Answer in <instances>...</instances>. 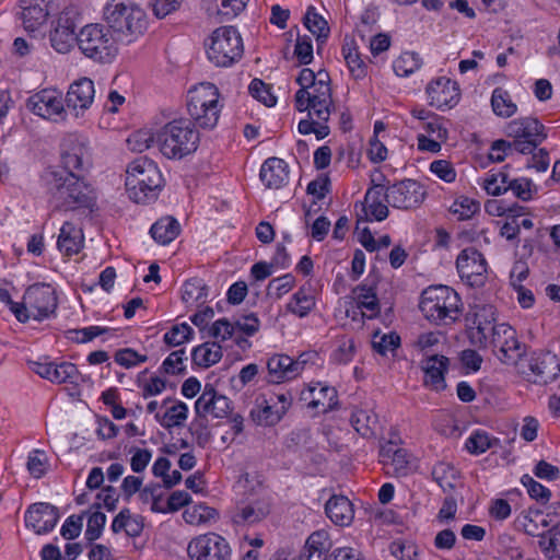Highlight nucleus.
Segmentation results:
<instances>
[{
    "label": "nucleus",
    "instance_id": "nucleus-19",
    "mask_svg": "<svg viewBox=\"0 0 560 560\" xmlns=\"http://www.w3.org/2000/svg\"><path fill=\"white\" fill-rule=\"evenodd\" d=\"M231 404L226 396L219 394L212 385L207 384L195 402V410L200 417L211 415L213 418L222 419L231 413Z\"/></svg>",
    "mask_w": 560,
    "mask_h": 560
},
{
    "label": "nucleus",
    "instance_id": "nucleus-5",
    "mask_svg": "<svg viewBox=\"0 0 560 560\" xmlns=\"http://www.w3.org/2000/svg\"><path fill=\"white\" fill-rule=\"evenodd\" d=\"M126 174V190L131 200L148 203L158 198L163 187V177L153 161L138 158L128 165Z\"/></svg>",
    "mask_w": 560,
    "mask_h": 560
},
{
    "label": "nucleus",
    "instance_id": "nucleus-55",
    "mask_svg": "<svg viewBox=\"0 0 560 560\" xmlns=\"http://www.w3.org/2000/svg\"><path fill=\"white\" fill-rule=\"evenodd\" d=\"M188 416V407L185 402L178 401L168 408L163 417L161 424L164 428L183 425Z\"/></svg>",
    "mask_w": 560,
    "mask_h": 560
},
{
    "label": "nucleus",
    "instance_id": "nucleus-58",
    "mask_svg": "<svg viewBox=\"0 0 560 560\" xmlns=\"http://www.w3.org/2000/svg\"><path fill=\"white\" fill-rule=\"evenodd\" d=\"M295 285V278L291 273L272 279L267 288L269 295H275L280 299L282 295L290 292Z\"/></svg>",
    "mask_w": 560,
    "mask_h": 560
},
{
    "label": "nucleus",
    "instance_id": "nucleus-40",
    "mask_svg": "<svg viewBox=\"0 0 560 560\" xmlns=\"http://www.w3.org/2000/svg\"><path fill=\"white\" fill-rule=\"evenodd\" d=\"M222 358V348L217 342H205L191 352V359L195 364L201 368H209L218 363Z\"/></svg>",
    "mask_w": 560,
    "mask_h": 560
},
{
    "label": "nucleus",
    "instance_id": "nucleus-61",
    "mask_svg": "<svg viewBox=\"0 0 560 560\" xmlns=\"http://www.w3.org/2000/svg\"><path fill=\"white\" fill-rule=\"evenodd\" d=\"M27 469L35 478H40L47 470V456L44 452L34 450L27 458Z\"/></svg>",
    "mask_w": 560,
    "mask_h": 560
},
{
    "label": "nucleus",
    "instance_id": "nucleus-10",
    "mask_svg": "<svg viewBox=\"0 0 560 560\" xmlns=\"http://www.w3.org/2000/svg\"><path fill=\"white\" fill-rule=\"evenodd\" d=\"M57 305L55 289L48 283H35L24 292L22 306L18 310V320L26 323L33 318L42 322L55 313Z\"/></svg>",
    "mask_w": 560,
    "mask_h": 560
},
{
    "label": "nucleus",
    "instance_id": "nucleus-1",
    "mask_svg": "<svg viewBox=\"0 0 560 560\" xmlns=\"http://www.w3.org/2000/svg\"><path fill=\"white\" fill-rule=\"evenodd\" d=\"M294 101L296 109L307 110L308 115V118L299 122V132L315 133L318 140L326 138L330 132L327 122L334 109L329 74L325 70H319L317 82L308 89L298 90Z\"/></svg>",
    "mask_w": 560,
    "mask_h": 560
},
{
    "label": "nucleus",
    "instance_id": "nucleus-36",
    "mask_svg": "<svg viewBox=\"0 0 560 560\" xmlns=\"http://www.w3.org/2000/svg\"><path fill=\"white\" fill-rule=\"evenodd\" d=\"M287 408L282 406L281 410H275L272 406L268 405L266 399L256 400L255 406L252 408L249 415L252 420L264 427L277 424L285 413Z\"/></svg>",
    "mask_w": 560,
    "mask_h": 560
},
{
    "label": "nucleus",
    "instance_id": "nucleus-9",
    "mask_svg": "<svg viewBox=\"0 0 560 560\" xmlns=\"http://www.w3.org/2000/svg\"><path fill=\"white\" fill-rule=\"evenodd\" d=\"M244 46L234 26H221L213 31L207 44V57L217 67H230L241 59Z\"/></svg>",
    "mask_w": 560,
    "mask_h": 560
},
{
    "label": "nucleus",
    "instance_id": "nucleus-48",
    "mask_svg": "<svg viewBox=\"0 0 560 560\" xmlns=\"http://www.w3.org/2000/svg\"><path fill=\"white\" fill-rule=\"evenodd\" d=\"M499 443V439L490 438L487 432L476 431L466 440L465 446L470 454L480 455Z\"/></svg>",
    "mask_w": 560,
    "mask_h": 560
},
{
    "label": "nucleus",
    "instance_id": "nucleus-17",
    "mask_svg": "<svg viewBox=\"0 0 560 560\" xmlns=\"http://www.w3.org/2000/svg\"><path fill=\"white\" fill-rule=\"evenodd\" d=\"M66 176L84 175L92 164L88 144L78 137H69L63 143L61 155Z\"/></svg>",
    "mask_w": 560,
    "mask_h": 560
},
{
    "label": "nucleus",
    "instance_id": "nucleus-35",
    "mask_svg": "<svg viewBox=\"0 0 560 560\" xmlns=\"http://www.w3.org/2000/svg\"><path fill=\"white\" fill-rule=\"evenodd\" d=\"M494 322V313L492 306L482 307L475 314L474 327L469 329V339L472 345L483 347L487 343L492 325Z\"/></svg>",
    "mask_w": 560,
    "mask_h": 560
},
{
    "label": "nucleus",
    "instance_id": "nucleus-44",
    "mask_svg": "<svg viewBox=\"0 0 560 560\" xmlns=\"http://www.w3.org/2000/svg\"><path fill=\"white\" fill-rule=\"evenodd\" d=\"M342 55L351 75L354 79L364 78L366 74V66L364 61L361 59L358 47L355 46L353 40L346 42L342 45Z\"/></svg>",
    "mask_w": 560,
    "mask_h": 560
},
{
    "label": "nucleus",
    "instance_id": "nucleus-33",
    "mask_svg": "<svg viewBox=\"0 0 560 560\" xmlns=\"http://www.w3.org/2000/svg\"><path fill=\"white\" fill-rule=\"evenodd\" d=\"M385 192L386 188L381 184H375L368 189L363 209L369 220L383 221L388 217V207L383 201Z\"/></svg>",
    "mask_w": 560,
    "mask_h": 560
},
{
    "label": "nucleus",
    "instance_id": "nucleus-59",
    "mask_svg": "<svg viewBox=\"0 0 560 560\" xmlns=\"http://www.w3.org/2000/svg\"><path fill=\"white\" fill-rule=\"evenodd\" d=\"M106 524V515L100 511L93 512L88 520L85 538L89 541L98 539Z\"/></svg>",
    "mask_w": 560,
    "mask_h": 560
},
{
    "label": "nucleus",
    "instance_id": "nucleus-23",
    "mask_svg": "<svg viewBox=\"0 0 560 560\" xmlns=\"http://www.w3.org/2000/svg\"><path fill=\"white\" fill-rule=\"evenodd\" d=\"M427 94L429 104L438 109L455 106L460 95L457 83L445 77L432 80L427 86Z\"/></svg>",
    "mask_w": 560,
    "mask_h": 560
},
{
    "label": "nucleus",
    "instance_id": "nucleus-38",
    "mask_svg": "<svg viewBox=\"0 0 560 560\" xmlns=\"http://www.w3.org/2000/svg\"><path fill=\"white\" fill-rule=\"evenodd\" d=\"M538 547L547 560H560V523L538 535Z\"/></svg>",
    "mask_w": 560,
    "mask_h": 560
},
{
    "label": "nucleus",
    "instance_id": "nucleus-41",
    "mask_svg": "<svg viewBox=\"0 0 560 560\" xmlns=\"http://www.w3.org/2000/svg\"><path fill=\"white\" fill-rule=\"evenodd\" d=\"M350 422L354 430L363 438H371L375 434L378 421L377 416L371 410L357 409L352 412Z\"/></svg>",
    "mask_w": 560,
    "mask_h": 560
},
{
    "label": "nucleus",
    "instance_id": "nucleus-53",
    "mask_svg": "<svg viewBox=\"0 0 560 560\" xmlns=\"http://www.w3.org/2000/svg\"><path fill=\"white\" fill-rule=\"evenodd\" d=\"M194 330L186 324L174 325L167 332L164 334V342L170 347H177L192 338Z\"/></svg>",
    "mask_w": 560,
    "mask_h": 560
},
{
    "label": "nucleus",
    "instance_id": "nucleus-3",
    "mask_svg": "<svg viewBox=\"0 0 560 560\" xmlns=\"http://www.w3.org/2000/svg\"><path fill=\"white\" fill-rule=\"evenodd\" d=\"M156 142L165 158L182 160L198 149L200 135L190 119L180 117L159 129Z\"/></svg>",
    "mask_w": 560,
    "mask_h": 560
},
{
    "label": "nucleus",
    "instance_id": "nucleus-25",
    "mask_svg": "<svg viewBox=\"0 0 560 560\" xmlns=\"http://www.w3.org/2000/svg\"><path fill=\"white\" fill-rule=\"evenodd\" d=\"M378 277L369 275L368 278L353 289V294L359 308L365 310L363 317L373 319L380 314V301L376 294Z\"/></svg>",
    "mask_w": 560,
    "mask_h": 560
},
{
    "label": "nucleus",
    "instance_id": "nucleus-30",
    "mask_svg": "<svg viewBox=\"0 0 560 560\" xmlns=\"http://www.w3.org/2000/svg\"><path fill=\"white\" fill-rule=\"evenodd\" d=\"M327 517L337 526H349L354 518L352 502L342 494H334L325 504Z\"/></svg>",
    "mask_w": 560,
    "mask_h": 560
},
{
    "label": "nucleus",
    "instance_id": "nucleus-7",
    "mask_svg": "<svg viewBox=\"0 0 560 560\" xmlns=\"http://www.w3.org/2000/svg\"><path fill=\"white\" fill-rule=\"evenodd\" d=\"M460 298L447 285H432L423 290L419 308L434 324L454 323L462 312Z\"/></svg>",
    "mask_w": 560,
    "mask_h": 560
},
{
    "label": "nucleus",
    "instance_id": "nucleus-34",
    "mask_svg": "<svg viewBox=\"0 0 560 560\" xmlns=\"http://www.w3.org/2000/svg\"><path fill=\"white\" fill-rule=\"evenodd\" d=\"M298 364H293V359L285 354H276L267 362L269 382L282 383L296 377Z\"/></svg>",
    "mask_w": 560,
    "mask_h": 560
},
{
    "label": "nucleus",
    "instance_id": "nucleus-31",
    "mask_svg": "<svg viewBox=\"0 0 560 560\" xmlns=\"http://www.w3.org/2000/svg\"><path fill=\"white\" fill-rule=\"evenodd\" d=\"M332 544L329 534L325 529L312 533L305 541L303 550L296 556L300 560H327L326 555Z\"/></svg>",
    "mask_w": 560,
    "mask_h": 560
},
{
    "label": "nucleus",
    "instance_id": "nucleus-49",
    "mask_svg": "<svg viewBox=\"0 0 560 560\" xmlns=\"http://www.w3.org/2000/svg\"><path fill=\"white\" fill-rule=\"evenodd\" d=\"M372 348L381 355L393 353L400 345V337L395 332L381 334L376 331L372 337Z\"/></svg>",
    "mask_w": 560,
    "mask_h": 560
},
{
    "label": "nucleus",
    "instance_id": "nucleus-43",
    "mask_svg": "<svg viewBox=\"0 0 560 560\" xmlns=\"http://www.w3.org/2000/svg\"><path fill=\"white\" fill-rule=\"evenodd\" d=\"M491 106L497 116L504 118L513 116L517 110V106L512 101L510 93L502 88H495L493 90L491 95Z\"/></svg>",
    "mask_w": 560,
    "mask_h": 560
},
{
    "label": "nucleus",
    "instance_id": "nucleus-13",
    "mask_svg": "<svg viewBox=\"0 0 560 560\" xmlns=\"http://www.w3.org/2000/svg\"><path fill=\"white\" fill-rule=\"evenodd\" d=\"M190 560H230L231 548L222 536L207 533L192 538L187 547Z\"/></svg>",
    "mask_w": 560,
    "mask_h": 560
},
{
    "label": "nucleus",
    "instance_id": "nucleus-18",
    "mask_svg": "<svg viewBox=\"0 0 560 560\" xmlns=\"http://www.w3.org/2000/svg\"><path fill=\"white\" fill-rule=\"evenodd\" d=\"M459 277L471 287H481L486 280L487 261L483 255L475 248H466L456 259Z\"/></svg>",
    "mask_w": 560,
    "mask_h": 560
},
{
    "label": "nucleus",
    "instance_id": "nucleus-42",
    "mask_svg": "<svg viewBox=\"0 0 560 560\" xmlns=\"http://www.w3.org/2000/svg\"><path fill=\"white\" fill-rule=\"evenodd\" d=\"M315 307V298L311 294L310 289L301 287L287 304V311L299 316L305 317Z\"/></svg>",
    "mask_w": 560,
    "mask_h": 560
},
{
    "label": "nucleus",
    "instance_id": "nucleus-24",
    "mask_svg": "<svg viewBox=\"0 0 560 560\" xmlns=\"http://www.w3.org/2000/svg\"><path fill=\"white\" fill-rule=\"evenodd\" d=\"M59 520V512L55 505L39 502L31 505L25 513V524L36 534H46L54 529Z\"/></svg>",
    "mask_w": 560,
    "mask_h": 560
},
{
    "label": "nucleus",
    "instance_id": "nucleus-52",
    "mask_svg": "<svg viewBox=\"0 0 560 560\" xmlns=\"http://www.w3.org/2000/svg\"><path fill=\"white\" fill-rule=\"evenodd\" d=\"M450 211L457 215L458 220H468L480 211V203L469 197L460 196L455 199Z\"/></svg>",
    "mask_w": 560,
    "mask_h": 560
},
{
    "label": "nucleus",
    "instance_id": "nucleus-63",
    "mask_svg": "<svg viewBox=\"0 0 560 560\" xmlns=\"http://www.w3.org/2000/svg\"><path fill=\"white\" fill-rule=\"evenodd\" d=\"M109 330L110 329L108 327L89 326L80 329L70 330L69 334L72 335L70 338L75 342L85 343L98 336L108 332Z\"/></svg>",
    "mask_w": 560,
    "mask_h": 560
},
{
    "label": "nucleus",
    "instance_id": "nucleus-64",
    "mask_svg": "<svg viewBox=\"0 0 560 560\" xmlns=\"http://www.w3.org/2000/svg\"><path fill=\"white\" fill-rule=\"evenodd\" d=\"M294 55L301 65H308L313 60V45L310 36H299L294 47Z\"/></svg>",
    "mask_w": 560,
    "mask_h": 560
},
{
    "label": "nucleus",
    "instance_id": "nucleus-2",
    "mask_svg": "<svg viewBox=\"0 0 560 560\" xmlns=\"http://www.w3.org/2000/svg\"><path fill=\"white\" fill-rule=\"evenodd\" d=\"M103 16L108 28L125 44L133 43L148 28L145 11L131 0H109Z\"/></svg>",
    "mask_w": 560,
    "mask_h": 560
},
{
    "label": "nucleus",
    "instance_id": "nucleus-51",
    "mask_svg": "<svg viewBox=\"0 0 560 560\" xmlns=\"http://www.w3.org/2000/svg\"><path fill=\"white\" fill-rule=\"evenodd\" d=\"M207 295V287L201 279L192 278L184 283L182 299L185 303L203 302Z\"/></svg>",
    "mask_w": 560,
    "mask_h": 560
},
{
    "label": "nucleus",
    "instance_id": "nucleus-62",
    "mask_svg": "<svg viewBox=\"0 0 560 560\" xmlns=\"http://www.w3.org/2000/svg\"><path fill=\"white\" fill-rule=\"evenodd\" d=\"M522 482L526 487L527 492H528L530 498H533V499H535V500H537V501H539L541 503L548 502V500H549V498L551 495V492H550V490L548 488H546L545 486H542L538 481L534 480L528 475H525L522 478Z\"/></svg>",
    "mask_w": 560,
    "mask_h": 560
},
{
    "label": "nucleus",
    "instance_id": "nucleus-27",
    "mask_svg": "<svg viewBox=\"0 0 560 560\" xmlns=\"http://www.w3.org/2000/svg\"><path fill=\"white\" fill-rule=\"evenodd\" d=\"M51 0H20L18 13L27 32L38 30L47 20Z\"/></svg>",
    "mask_w": 560,
    "mask_h": 560
},
{
    "label": "nucleus",
    "instance_id": "nucleus-14",
    "mask_svg": "<svg viewBox=\"0 0 560 560\" xmlns=\"http://www.w3.org/2000/svg\"><path fill=\"white\" fill-rule=\"evenodd\" d=\"M66 102L62 94L57 90L44 89L27 100V108L35 115L60 121L66 118Z\"/></svg>",
    "mask_w": 560,
    "mask_h": 560
},
{
    "label": "nucleus",
    "instance_id": "nucleus-50",
    "mask_svg": "<svg viewBox=\"0 0 560 560\" xmlns=\"http://www.w3.org/2000/svg\"><path fill=\"white\" fill-rule=\"evenodd\" d=\"M457 474V470L446 463H439L432 469L433 479L439 483L443 491L455 488Z\"/></svg>",
    "mask_w": 560,
    "mask_h": 560
},
{
    "label": "nucleus",
    "instance_id": "nucleus-26",
    "mask_svg": "<svg viewBox=\"0 0 560 560\" xmlns=\"http://www.w3.org/2000/svg\"><path fill=\"white\" fill-rule=\"evenodd\" d=\"M450 360L444 355L432 354L421 361L424 372L423 384L433 390L441 392L446 387L445 374L448 371Z\"/></svg>",
    "mask_w": 560,
    "mask_h": 560
},
{
    "label": "nucleus",
    "instance_id": "nucleus-56",
    "mask_svg": "<svg viewBox=\"0 0 560 560\" xmlns=\"http://www.w3.org/2000/svg\"><path fill=\"white\" fill-rule=\"evenodd\" d=\"M248 91L254 98L268 107L275 106L277 103V97L271 93V88L260 79H254L248 86Z\"/></svg>",
    "mask_w": 560,
    "mask_h": 560
},
{
    "label": "nucleus",
    "instance_id": "nucleus-46",
    "mask_svg": "<svg viewBox=\"0 0 560 560\" xmlns=\"http://www.w3.org/2000/svg\"><path fill=\"white\" fill-rule=\"evenodd\" d=\"M305 27L316 36L317 40H325L329 35L326 20L316 12L315 7L310 5L304 15Z\"/></svg>",
    "mask_w": 560,
    "mask_h": 560
},
{
    "label": "nucleus",
    "instance_id": "nucleus-28",
    "mask_svg": "<svg viewBox=\"0 0 560 560\" xmlns=\"http://www.w3.org/2000/svg\"><path fill=\"white\" fill-rule=\"evenodd\" d=\"M270 500L267 495L259 498L240 506L233 516V522L236 525H253L256 524L270 513Z\"/></svg>",
    "mask_w": 560,
    "mask_h": 560
},
{
    "label": "nucleus",
    "instance_id": "nucleus-45",
    "mask_svg": "<svg viewBox=\"0 0 560 560\" xmlns=\"http://www.w3.org/2000/svg\"><path fill=\"white\" fill-rule=\"evenodd\" d=\"M80 381H83V376L75 364L71 362H55L50 377L51 383L78 385Z\"/></svg>",
    "mask_w": 560,
    "mask_h": 560
},
{
    "label": "nucleus",
    "instance_id": "nucleus-60",
    "mask_svg": "<svg viewBox=\"0 0 560 560\" xmlns=\"http://www.w3.org/2000/svg\"><path fill=\"white\" fill-rule=\"evenodd\" d=\"M115 362L125 369H130L137 366L140 363H143L148 360V357L144 354L138 353L136 350L131 348L119 349L115 353Z\"/></svg>",
    "mask_w": 560,
    "mask_h": 560
},
{
    "label": "nucleus",
    "instance_id": "nucleus-29",
    "mask_svg": "<svg viewBox=\"0 0 560 560\" xmlns=\"http://www.w3.org/2000/svg\"><path fill=\"white\" fill-rule=\"evenodd\" d=\"M260 180L267 188L279 189L289 180L288 164L279 158H269L261 165Z\"/></svg>",
    "mask_w": 560,
    "mask_h": 560
},
{
    "label": "nucleus",
    "instance_id": "nucleus-8",
    "mask_svg": "<svg viewBox=\"0 0 560 560\" xmlns=\"http://www.w3.org/2000/svg\"><path fill=\"white\" fill-rule=\"evenodd\" d=\"M78 47L85 57L103 63L112 61L118 52L113 32L100 23L88 24L80 30Z\"/></svg>",
    "mask_w": 560,
    "mask_h": 560
},
{
    "label": "nucleus",
    "instance_id": "nucleus-4",
    "mask_svg": "<svg viewBox=\"0 0 560 560\" xmlns=\"http://www.w3.org/2000/svg\"><path fill=\"white\" fill-rule=\"evenodd\" d=\"M186 107L188 119L197 129H214L222 110L219 89L210 82L192 86L187 92Z\"/></svg>",
    "mask_w": 560,
    "mask_h": 560
},
{
    "label": "nucleus",
    "instance_id": "nucleus-39",
    "mask_svg": "<svg viewBox=\"0 0 560 560\" xmlns=\"http://www.w3.org/2000/svg\"><path fill=\"white\" fill-rule=\"evenodd\" d=\"M248 0H211L208 5L210 14L220 18L219 22L230 21L238 15Z\"/></svg>",
    "mask_w": 560,
    "mask_h": 560
},
{
    "label": "nucleus",
    "instance_id": "nucleus-22",
    "mask_svg": "<svg viewBox=\"0 0 560 560\" xmlns=\"http://www.w3.org/2000/svg\"><path fill=\"white\" fill-rule=\"evenodd\" d=\"M301 400L305 401L308 408L326 413L336 408L338 394L335 387L317 382L302 392Z\"/></svg>",
    "mask_w": 560,
    "mask_h": 560
},
{
    "label": "nucleus",
    "instance_id": "nucleus-20",
    "mask_svg": "<svg viewBox=\"0 0 560 560\" xmlns=\"http://www.w3.org/2000/svg\"><path fill=\"white\" fill-rule=\"evenodd\" d=\"M95 98L94 82L86 78H80L72 82L65 97L66 106L75 113V116L83 115Z\"/></svg>",
    "mask_w": 560,
    "mask_h": 560
},
{
    "label": "nucleus",
    "instance_id": "nucleus-47",
    "mask_svg": "<svg viewBox=\"0 0 560 560\" xmlns=\"http://www.w3.org/2000/svg\"><path fill=\"white\" fill-rule=\"evenodd\" d=\"M421 65L422 59L419 54L415 51H406L394 60L393 69L398 77H409L420 69Z\"/></svg>",
    "mask_w": 560,
    "mask_h": 560
},
{
    "label": "nucleus",
    "instance_id": "nucleus-6",
    "mask_svg": "<svg viewBox=\"0 0 560 560\" xmlns=\"http://www.w3.org/2000/svg\"><path fill=\"white\" fill-rule=\"evenodd\" d=\"M46 180L57 208L71 210L93 206V189L85 183L84 175L65 176L61 172L51 171Z\"/></svg>",
    "mask_w": 560,
    "mask_h": 560
},
{
    "label": "nucleus",
    "instance_id": "nucleus-57",
    "mask_svg": "<svg viewBox=\"0 0 560 560\" xmlns=\"http://www.w3.org/2000/svg\"><path fill=\"white\" fill-rule=\"evenodd\" d=\"M355 345L352 338L342 337L338 340V346L331 354L334 362L339 364L349 363L354 355Z\"/></svg>",
    "mask_w": 560,
    "mask_h": 560
},
{
    "label": "nucleus",
    "instance_id": "nucleus-15",
    "mask_svg": "<svg viewBox=\"0 0 560 560\" xmlns=\"http://www.w3.org/2000/svg\"><path fill=\"white\" fill-rule=\"evenodd\" d=\"M78 19L79 13L74 8H67L59 14L57 24L50 32V43L56 51L66 54L74 43L78 44Z\"/></svg>",
    "mask_w": 560,
    "mask_h": 560
},
{
    "label": "nucleus",
    "instance_id": "nucleus-16",
    "mask_svg": "<svg viewBox=\"0 0 560 560\" xmlns=\"http://www.w3.org/2000/svg\"><path fill=\"white\" fill-rule=\"evenodd\" d=\"M494 354L506 364L516 363L522 355L521 342L516 331L508 324H498L491 328Z\"/></svg>",
    "mask_w": 560,
    "mask_h": 560
},
{
    "label": "nucleus",
    "instance_id": "nucleus-32",
    "mask_svg": "<svg viewBox=\"0 0 560 560\" xmlns=\"http://www.w3.org/2000/svg\"><path fill=\"white\" fill-rule=\"evenodd\" d=\"M84 244V235L80 228L72 222H65L60 228L57 241L58 249L67 257L77 255Z\"/></svg>",
    "mask_w": 560,
    "mask_h": 560
},
{
    "label": "nucleus",
    "instance_id": "nucleus-11",
    "mask_svg": "<svg viewBox=\"0 0 560 560\" xmlns=\"http://www.w3.org/2000/svg\"><path fill=\"white\" fill-rule=\"evenodd\" d=\"M506 135L513 138V150L522 154L532 153L547 137L544 125L532 117L509 122Z\"/></svg>",
    "mask_w": 560,
    "mask_h": 560
},
{
    "label": "nucleus",
    "instance_id": "nucleus-54",
    "mask_svg": "<svg viewBox=\"0 0 560 560\" xmlns=\"http://www.w3.org/2000/svg\"><path fill=\"white\" fill-rule=\"evenodd\" d=\"M510 178L505 172H498L489 174L483 182V188L488 195L500 196L508 191Z\"/></svg>",
    "mask_w": 560,
    "mask_h": 560
},
{
    "label": "nucleus",
    "instance_id": "nucleus-37",
    "mask_svg": "<svg viewBox=\"0 0 560 560\" xmlns=\"http://www.w3.org/2000/svg\"><path fill=\"white\" fill-rule=\"evenodd\" d=\"M180 232L178 221L173 217H163L150 229L151 236L161 245H167L174 241Z\"/></svg>",
    "mask_w": 560,
    "mask_h": 560
},
{
    "label": "nucleus",
    "instance_id": "nucleus-21",
    "mask_svg": "<svg viewBox=\"0 0 560 560\" xmlns=\"http://www.w3.org/2000/svg\"><path fill=\"white\" fill-rule=\"evenodd\" d=\"M534 383L548 384L560 375V359L551 351L534 352L528 360Z\"/></svg>",
    "mask_w": 560,
    "mask_h": 560
},
{
    "label": "nucleus",
    "instance_id": "nucleus-12",
    "mask_svg": "<svg viewBox=\"0 0 560 560\" xmlns=\"http://www.w3.org/2000/svg\"><path fill=\"white\" fill-rule=\"evenodd\" d=\"M427 191L416 179H404L386 187L385 201L400 210L417 209L425 199Z\"/></svg>",
    "mask_w": 560,
    "mask_h": 560
}]
</instances>
